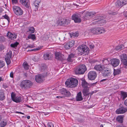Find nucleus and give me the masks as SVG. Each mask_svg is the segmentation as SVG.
<instances>
[{"instance_id":"nucleus-1","label":"nucleus","mask_w":127,"mask_h":127,"mask_svg":"<svg viewBox=\"0 0 127 127\" xmlns=\"http://www.w3.org/2000/svg\"><path fill=\"white\" fill-rule=\"evenodd\" d=\"M94 69L95 70L102 72L103 76L105 77L108 75L110 71V69L105 67L103 65L101 64L96 65H95Z\"/></svg>"},{"instance_id":"nucleus-2","label":"nucleus","mask_w":127,"mask_h":127,"mask_svg":"<svg viewBox=\"0 0 127 127\" xmlns=\"http://www.w3.org/2000/svg\"><path fill=\"white\" fill-rule=\"evenodd\" d=\"M33 85V83L32 81L26 80H23L21 82L20 86L21 88L27 90L31 88Z\"/></svg>"},{"instance_id":"nucleus-3","label":"nucleus","mask_w":127,"mask_h":127,"mask_svg":"<svg viewBox=\"0 0 127 127\" xmlns=\"http://www.w3.org/2000/svg\"><path fill=\"white\" fill-rule=\"evenodd\" d=\"M78 83V81L76 79L71 78L67 80L65 82V84L68 87L73 88L77 86Z\"/></svg>"},{"instance_id":"nucleus-4","label":"nucleus","mask_w":127,"mask_h":127,"mask_svg":"<svg viewBox=\"0 0 127 127\" xmlns=\"http://www.w3.org/2000/svg\"><path fill=\"white\" fill-rule=\"evenodd\" d=\"M78 54L79 55H88L89 53V48L87 46L84 45H82L79 46L78 48Z\"/></svg>"},{"instance_id":"nucleus-5","label":"nucleus","mask_w":127,"mask_h":127,"mask_svg":"<svg viewBox=\"0 0 127 127\" xmlns=\"http://www.w3.org/2000/svg\"><path fill=\"white\" fill-rule=\"evenodd\" d=\"M86 69L85 66L83 64L76 67L75 69V71L76 74H82L84 73Z\"/></svg>"},{"instance_id":"nucleus-6","label":"nucleus","mask_w":127,"mask_h":127,"mask_svg":"<svg viewBox=\"0 0 127 127\" xmlns=\"http://www.w3.org/2000/svg\"><path fill=\"white\" fill-rule=\"evenodd\" d=\"M91 32L95 34H100L105 32V29L102 27H96L91 29Z\"/></svg>"},{"instance_id":"nucleus-7","label":"nucleus","mask_w":127,"mask_h":127,"mask_svg":"<svg viewBox=\"0 0 127 127\" xmlns=\"http://www.w3.org/2000/svg\"><path fill=\"white\" fill-rule=\"evenodd\" d=\"M103 16H96L95 17V20H98L94 21L93 23L97 25H102L106 23L105 20L103 19Z\"/></svg>"},{"instance_id":"nucleus-8","label":"nucleus","mask_w":127,"mask_h":127,"mask_svg":"<svg viewBox=\"0 0 127 127\" xmlns=\"http://www.w3.org/2000/svg\"><path fill=\"white\" fill-rule=\"evenodd\" d=\"M13 10L14 13L17 15H21L23 13L22 9L18 6H13Z\"/></svg>"},{"instance_id":"nucleus-9","label":"nucleus","mask_w":127,"mask_h":127,"mask_svg":"<svg viewBox=\"0 0 127 127\" xmlns=\"http://www.w3.org/2000/svg\"><path fill=\"white\" fill-rule=\"evenodd\" d=\"M72 18L75 23L81 22L82 17L80 15L77 14H74L72 16Z\"/></svg>"},{"instance_id":"nucleus-10","label":"nucleus","mask_w":127,"mask_h":127,"mask_svg":"<svg viewBox=\"0 0 127 127\" xmlns=\"http://www.w3.org/2000/svg\"><path fill=\"white\" fill-rule=\"evenodd\" d=\"M12 55V52L11 51H9L6 54L5 56V59L7 64L8 65L11 63V58Z\"/></svg>"},{"instance_id":"nucleus-11","label":"nucleus","mask_w":127,"mask_h":127,"mask_svg":"<svg viewBox=\"0 0 127 127\" xmlns=\"http://www.w3.org/2000/svg\"><path fill=\"white\" fill-rule=\"evenodd\" d=\"M97 74L96 72L91 71L89 72L88 75L89 79L91 80H95L97 76Z\"/></svg>"},{"instance_id":"nucleus-12","label":"nucleus","mask_w":127,"mask_h":127,"mask_svg":"<svg viewBox=\"0 0 127 127\" xmlns=\"http://www.w3.org/2000/svg\"><path fill=\"white\" fill-rule=\"evenodd\" d=\"M127 3V0H119L116 2L115 4L117 7H121Z\"/></svg>"},{"instance_id":"nucleus-13","label":"nucleus","mask_w":127,"mask_h":127,"mask_svg":"<svg viewBox=\"0 0 127 127\" xmlns=\"http://www.w3.org/2000/svg\"><path fill=\"white\" fill-rule=\"evenodd\" d=\"M95 13L92 12H87L83 17L84 20H88L95 16Z\"/></svg>"},{"instance_id":"nucleus-14","label":"nucleus","mask_w":127,"mask_h":127,"mask_svg":"<svg viewBox=\"0 0 127 127\" xmlns=\"http://www.w3.org/2000/svg\"><path fill=\"white\" fill-rule=\"evenodd\" d=\"M70 21L68 19H63L58 21V24L60 25L66 26L70 23Z\"/></svg>"},{"instance_id":"nucleus-15","label":"nucleus","mask_w":127,"mask_h":127,"mask_svg":"<svg viewBox=\"0 0 127 127\" xmlns=\"http://www.w3.org/2000/svg\"><path fill=\"white\" fill-rule=\"evenodd\" d=\"M19 2L26 8L29 9L30 8V2L29 0H19Z\"/></svg>"},{"instance_id":"nucleus-16","label":"nucleus","mask_w":127,"mask_h":127,"mask_svg":"<svg viewBox=\"0 0 127 127\" xmlns=\"http://www.w3.org/2000/svg\"><path fill=\"white\" fill-rule=\"evenodd\" d=\"M121 61L125 65L127 66V56L124 54H123L121 55Z\"/></svg>"},{"instance_id":"nucleus-17","label":"nucleus","mask_w":127,"mask_h":127,"mask_svg":"<svg viewBox=\"0 0 127 127\" xmlns=\"http://www.w3.org/2000/svg\"><path fill=\"white\" fill-rule=\"evenodd\" d=\"M44 80V76L42 75L38 74L35 76V80L37 83H41Z\"/></svg>"},{"instance_id":"nucleus-18","label":"nucleus","mask_w":127,"mask_h":127,"mask_svg":"<svg viewBox=\"0 0 127 127\" xmlns=\"http://www.w3.org/2000/svg\"><path fill=\"white\" fill-rule=\"evenodd\" d=\"M74 41L72 40L66 43L64 45V48L66 49H69L74 45Z\"/></svg>"},{"instance_id":"nucleus-19","label":"nucleus","mask_w":127,"mask_h":127,"mask_svg":"<svg viewBox=\"0 0 127 127\" xmlns=\"http://www.w3.org/2000/svg\"><path fill=\"white\" fill-rule=\"evenodd\" d=\"M56 59L61 61L64 59V55L59 52H57L55 53Z\"/></svg>"},{"instance_id":"nucleus-20","label":"nucleus","mask_w":127,"mask_h":127,"mask_svg":"<svg viewBox=\"0 0 127 127\" xmlns=\"http://www.w3.org/2000/svg\"><path fill=\"white\" fill-rule=\"evenodd\" d=\"M127 111V109L123 107H121L117 110L116 113L117 114H123Z\"/></svg>"},{"instance_id":"nucleus-21","label":"nucleus","mask_w":127,"mask_h":127,"mask_svg":"<svg viewBox=\"0 0 127 127\" xmlns=\"http://www.w3.org/2000/svg\"><path fill=\"white\" fill-rule=\"evenodd\" d=\"M120 62V60L119 59H112V65L114 67H116L119 65Z\"/></svg>"},{"instance_id":"nucleus-22","label":"nucleus","mask_w":127,"mask_h":127,"mask_svg":"<svg viewBox=\"0 0 127 127\" xmlns=\"http://www.w3.org/2000/svg\"><path fill=\"white\" fill-rule=\"evenodd\" d=\"M114 47V46H113ZM124 47L123 45H121L117 46L116 47H113V48L112 49V51L114 52H116V51H120L124 49Z\"/></svg>"},{"instance_id":"nucleus-23","label":"nucleus","mask_w":127,"mask_h":127,"mask_svg":"<svg viewBox=\"0 0 127 127\" xmlns=\"http://www.w3.org/2000/svg\"><path fill=\"white\" fill-rule=\"evenodd\" d=\"M7 36L8 38L11 39H15L17 37V35L15 34L14 33L13 34L9 32H8L7 33Z\"/></svg>"},{"instance_id":"nucleus-24","label":"nucleus","mask_w":127,"mask_h":127,"mask_svg":"<svg viewBox=\"0 0 127 127\" xmlns=\"http://www.w3.org/2000/svg\"><path fill=\"white\" fill-rule=\"evenodd\" d=\"M61 94L66 96H68L70 95V93L69 91H67L65 89L62 90L61 92Z\"/></svg>"},{"instance_id":"nucleus-25","label":"nucleus","mask_w":127,"mask_h":127,"mask_svg":"<svg viewBox=\"0 0 127 127\" xmlns=\"http://www.w3.org/2000/svg\"><path fill=\"white\" fill-rule=\"evenodd\" d=\"M76 56V54L71 53L69 55L67 60L68 62H71L73 61V58Z\"/></svg>"},{"instance_id":"nucleus-26","label":"nucleus","mask_w":127,"mask_h":127,"mask_svg":"<svg viewBox=\"0 0 127 127\" xmlns=\"http://www.w3.org/2000/svg\"><path fill=\"white\" fill-rule=\"evenodd\" d=\"M83 99V98L81 95V92H79L77 95L76 98V100L77 101H80Z\"/></svg>"},{"instance_id":"nucleus-27","label":"nucleus","mask_w":127,"mask_h":127,"mask_svg":"<svg viewBox=\"0 0 127 127\" xmlns=\"http://www.w3.org/2000/svg\"><path fill=\"white\" fill-rule=\"evenodd\" d=\"M5 96L3 91L2 90H0V100H3L5 99Z\"/></svg>"},{"instance_id":"nucleus-28","label":"nucleus","mask_w":127,"mask_h":127,"mask_svg":"<svg viewBox=\"0 0 127 127\" xmlns=\"http://www.w3.org/2000/svg\"><path fill=\"white\" fill-rule=\"evenodd\" d=\"M124 117L123 115L118 116L116 118L117 121L120 123H122L123 122V119Z\"/></svg>"},{"instance_id":"nucleus-29","label":"nucleus","mask_w":127,"mask_h":127,"mask_svg":"<svg viewBox=\"0 0 127 127\" xmlns=\"http://www.w3.org/2000/svg\"><path fill=\"white\" fill-rule=\"evenodd\" d=\"M82 87L84 88H88V86H89V84L85 80H82Z\"/></svg>"},{"instance_id":"nucleus-30","label":"nucleus","mask_w":127,"mask_h":127,"mask_svg":"<svg viewBox=\"0 0 127 127\" xmlns=\"http://www.w3.org/2000/svg\"><path fill=\"white\" fill-rule=\"evenodd\" d=\"M89 89L88 88H84L83 91V93L84 95L85 96H87L89 94Z\"/></svg>"},{"instance_id":"nucleus-31","label":"nucleus","mask_w":127,"mask_h":127,"mask_svg":"<svg viewBox=\"0 0 127 127\" xmlns=\"http://www.w3.org/2000/svg\"><path fill=\"white\" fill-rule=\"evenodd\" d=\"M22 101V98L20 96H17L15 98L13 101L17 103L20 102Z\"/></svg>"},{"instance_id":"nucleus-32","label":"nucleus","mask_w":127,"mask_h":127,"mask_svg":"<svg viewBox=\"0 0 127 127\" xmlns=\"http://www.w3.org/2000/svg\"><path fill=\"white\" fill-rule=\"evenodd\" d=\"M121 97L123 100H124L127 97V94L126 93L121 92Z\"/></svg>"},{"instance_id":"nucleus-33","label":"nucleus","mask_w":127,"mask_h":127,"mask_svg":"<svg viewBox=\"0 0 127 127\" xmlns=\"http://www.w3.org/2000/svg\"><path fill=\"white\" fill-rule=\"evenodd\" d=\"M40 1L41 0H36L34 3L35 6L36 7V9L37 10L38 9V6Z\"/></svg>"},{"instance_id":"nucleus-34","label":"nucleus","mask_w":127,"mask_h":127,"mask_svg":"<svg viewBox=\"0 0 127 127\" xmlns=\"http://www.w3.org/2000/svg\"><path fill=\"white\" fill-rule=\"evenodd\" d=\"M121 73L120 70L119 69H114V75L115 76L118 74Z\"/></svg>"},{"instance_id":"nucleus-35","label":"nucleus","mask_w":127,"mask_h":127,"mask_svg":"<svg viewBox=\"0 0 127 127\" xmlns=\"http://www.w3.org/2000/svg\"><path fill=\"white\" fill-rule=\"evenodd\" d=\"M23 66L25 69L28 70L29 69V65L27 62H24L23 64Z\"/></svg>"},{"instance_id":"nucleus-36","label":"nucleus","mask_w":127,"mask_h":127,"mask_svg":"<svg viewBox=\"0 0 127 127\" xmlns=\"http://www.w3.org/2000/svg\"><path fill=\"white\" fill-rule=\"evenodd\" d=\"M44 58L45 60H49L50 58L49 55L48 53L44 54L43 55Z\"/></svg>"},{"instance_id":"nucleus-37","label":"nucleus","mask_w":127,"mask_h":127,"mask_svg":"<svg viewBox=\"0 0 127 127\" xmlns=\"http://www.w3.org/2000/svg\"><path fill=\"white\" fill-rule=\"evenodd\" d=\"M28 38L29 39H35V36L34 34H30L28 36Z\"/></svg>"},{"instance_id":"nucleus-38","label":"nucleus","mask_w":127,"mask_h":127,"mask_svg":"<svg viewBox=\"0 0 127 127\" xmlns=\"http://www.w3.org/2000/svg\"><path fill=\"white\" fill-rule=\"evenodd\" d=\"M18 44L19 43L18 42H16L14 43L11 44L10 45V46L13 48H15L17 46Z\"/></svg>"},{"instance_id":"nucleus-39","label":"nucleus","mask_w":127,"mask_h":127,"mask_svg":"<svg viewBox=\"0 0 127 127\" xmlns=\"http://www.w3.org/2000/svg\"><path fill=\"white\" fill-rule=\"evenodd\" d=\"M2 18H5V19H6L8 22V23H9L10 21V19L9 18V17L6 14H5V15L2 16Z\"/></svg>"},{"instance_id":"nucleus-40","label":"nucleus","mask_w":127,"mask_h":127,"mask_svg":"<svg viewBox=\"0 0 127 127\" xmlns=\"http://www.w3.org/2000/svg\"><path fill=\"white\" fill-rule=\"evenodd\" d=\"M6 124V123L5 121H2L0 124V126L1 127H4Z\"/></svg>"},{"instance_id":"nucleus-41","label":"nucleus","mask_w":127,"mask_h":127,"mask_svg":"<svg viewBox=\"0 0 127 127\" xmlns=\"http://www.w3.org/2000/svg\"><path fill=\"white\" fill-rule=\"evenodd\" d=\"M29 30V31L32 33H33L34 32L35 29L33 27H30Z\"/></svg>"},{"instance_id":"nucleus-42","label":"nucleus","mask_w":127,"mask_h":127,"mask_svg":"<svg viewBox=\"0 0 127 127\" xmlns=\"http://www.w3.org/2000/svg\"><path fill=\"white\" fill-rule=\"evenodd\" d=\"M4 65V62L2 60H0V68L3 67Z\"/></svg>"},{"instance_id":"nucleus-43","label":"nucleus","mask_w":127,"mask_h":127,"mask_svg":"<svg viewBox=\"0 0 127 127\" xmlns=\"http://www.w3.org/2000/svg\"><path fill=\"white\" fill-rule=\"evenodd\" d=\"M48 127H54V122H49L48 123Z\"/></svg>"},{"instance_id":"nucleus-44","label":"nucleus","mask_w":127,"mask_h":127,"mask_svg":"<svg viewBox=\"0 0 127 127\" xmlns=\"http://www.w3.org/2000/svg\"><path fill=\"white\" fill-rule=\"evenodd\" d=\"M5 40L4 37L1 35L0 34V41L3 42Z\"/></svg>"},{"instance_id":"nucleus-45","label":"nucleus","mask_w":127,"mask_h":127,"mask_svg":"<svg viewBox=\"0 0 127 127\" xmlns=\"http://www.w3.org/2000/svg\"><path fill=\"white\" fill-rule=\"evenodd\" d=\"M11 97L12 100L13 101L15 99V95L12 92L11 95Z\"/></svg>"},{"instance_id":"nucleus-46","label":"nucleus","mask_w":127,"mask_h":127,"mask_svg":"<svg viewBox=\"0 0 127 127\" xmlns=\"http://www.w3.org/2000/svg\"><path fill=\"white\" fill-rule=\"evenodd\" d=\"M14 73L13 72H11L10 74V77L13 78Z\"/></svg>"},{"instance_id":"nucleus-47","label":"nucleus","mask_w":127,"mask_h":127,"mask_svg":"<svg viewBox=\"0 0 127 127\" xmlns=\"http://www.w3.org/2000/svg\"><path fill=\"white\" fill-rule=\"evenodd\" d=\"M79 3H83L86 1V0H79Z\"/></svg>"},{"instance_id":"nucleus-48","label":"nucleus","mask_w":127,"mask_h":127,"mask_svg":"<svg viewBox=\"0 0 127 127\" xmlns=\"http://www.w3.org/2000/svg\"><path fill=\"white\" fill-rule=\"evenodd\" d=\"M4 49L3 46L2 45H0V51H2Z\"/></svg>"},{"instance_id":"nucleus-49","label":"nucleus","mask_w":127,"mask_h":127,"mask_svg":"<svg viewBox=\"0 0 127 127\" xmlns=\"http://www.w3.org/2000/svg\"><path fill=\"white\" fill-rule=\"evenodd\" d=\"M116 127H126L125 126L123 125L120 124V125H118Z\"/></svg>"},{"instance_id":"nucleus-50","label":"nucleus","mask_w":127,"mask_h":127,"mask_svg":"<svg viewBox=\"0 0 127 127\" xmlns=\"http://www.w3.org/2000/svg\"><path fill=\"white\" fill-rule=\"evenodd\" d=\"M12 2L13 3H16L17 2V0H12Z\"/></svg>"},{"instance_id":"nucleus-51","label":"nucleus","mask_w":127,"mask_h":127,"mask_svg":"<svg viewBox=\"0 0 127 127\" xmlns=\"http://www.w3.org/2000/svg\"><path fill=\"white\" fill-rule=\"evenodd\" d=\"M89 46L90 48L91 49L93 48L94 47V45L92 44L90 45Z\"/></svg>"},{"instance_id":"nucleus-52","label":"nucleus","mask_w":127,"mask_h":127,"mask_svg":"<svg viewBox=\"0 0 127 127\" xmlns=\"http://www.w3.org/2000/svg\"><path fill=\"white\" fill-rule=\"evenodd\" d=\"M117 14V12L116 11H115L114 12H112V15H114L116 14Z\"/></svg>"},{"instance_id":"nucleus-53","label":"nucleus","mask_w":127,"mask_h":127,"mask_svg":"<svg viewBox=\"0 0 127 127\" xmlns=\"http://www.w3.org/2000/svg\"><path fill=\"white\" fill-rule=\"evenodd\" d=\"M124 16L127 18V12H126L124 13Z\"/></svg>"},{"instance_id":"nucleus-54","label":"nucleus","mask_w":127,"mask_h":127,"mask_svg":"<svg viewBox=\"0 0 127 127\" xmlns=\"http://www.w3.org/2000/svg\"><path fill=\"white\" fill-rule=\"evenodd\" d=\"M56 97L58 98H62L64 97V96H56Z\"/></svg>"},{"instance_id":"nucleus-55","label":"nucleus","mask_w":127,"mask_h":127,"mask_svg":"<svg viewBox=\"0 0 127 127\" xmlns=\"http://www.w3.org/2000/svg\"><path fill=\"white\" fill-rule=\"evenodd\" d=\"M124 104L126 106H127V98L125 100Z\"/></svg>"},{"instance_id":"nucleus-56","label":"nucleus","mask_w":127,"mask_h":127,"mask_svg":"<svg viewBox=\"0 0 127 127\" xmlns=\"http://www.w3.org/2000/svg\"><path fill=\"white\" fill-rule=\"evenodd\" d=\"M16 113H20V114H23V115H24V113H22L21 112H18V111H16Z\"/></svg>"},{"instance_id":"nucleus-57","label":"nucleus","mask_w":127,"mask_h":127,"mask_svg":"<svg viewBox=\"0 0 127 127\" xmlns=\"http://www.w3.org/2000/svg\"><path fill=\"white\" fill-rule=\"evenodd\" d=\"M40 48H37L34 49V51H36L38 50H40Z\"/></svg>"},{"instance_id":"nucleus-58","label":"nucleus","mask_w":127,"mask_h":127,"mask_svg":"<svg viewBox=\"0 0 127 127\" xmlns=\"http://www.w3.org/2000/svg\"><path fill=\"white\" fill-rule=\"evenodd\" d=\"M33 47L31 45V46H29L27 47V48H31Z\"/></svg>"},{"instance_id":"nucleus-59","label":"nucleus","mask_w":127,"mask_h":127,"mask_svg":"<svg viewBox=\"0 0 127 127\" xmlns=\"http://www.w3.org/2000/svg\"><path fill=\"white\" fill-rule=\"evenodd\" d=\"M3 9L0 7V13H1L3 11Z\"/></svg>"},{"instance_id":"nucleus-60","label":"nucleus","mask_w":127,"mask_h":127,"mask_svg":"<svg viewBox=\"0 0 127 127\" xmlns=\"http://www.w3.org/2000/svg\"><path fill=\"white\" fill-rule=\"evenodd\" d=\"M34 49H32V50H28V52H29V51H34Z\"/></svg>"},{"instance_id":"nucleus-61","label":"nucleus","mask_w":127,"mask_h":127,"mask_svg":"<svg viewBox=\"0 0 127 127\" xmlns=\"http://www.w3.org/2000/svg\"><path fill=\"white\" fill-rule=\"evenodd\" d=\"M27 118L28 119H29L30 118V117L29 116H28L27 117Z\"/></svg>"},{"instance_id":"nucleus-62","label":"nucleus","mask_w":127,"mask_h":127,"mask_svg":"<svg viewBox=\"0 0 127 127\" xmlns=\"http://www.w3.org/2000/svg\"><path fill=\"white\" fill-rule=\"evenodd\" d=\"M116 89H117L119 88L118 85H116Z\"/></svg>"},{"instance_id":"nucleus-63","label":"nucleus","mask_w":127,"mask_h":127,"mask_svg":"<svg viewBox=\"0 0 127 127\" xmlns=\"http://www.w3.org/2000/svg\"><path fill=\"white\" fill-rule=\"evenodd\" d=\"M106 80V79H104L101 80V81H100V82H102L103 81H105Z\"/></svg>"},{"instance_id":"nucleus-64","label":"nucleus","mask_w":127,"mask_h":127,"mask_svg":"<svg viewBox=\"0 0 127 127\" xmlns=\"http://www.w3.org/2000/svg\"><path fill=\"white\" fill-rule=\"evenodd\" d=\"M2 80V78L0 76V82Z\"/></svg>"}]
</instances>
